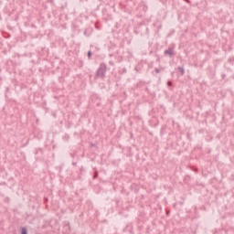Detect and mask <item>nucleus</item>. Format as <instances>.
Returning a JSON list of instances; mask_svg holds the SVG:
<instances>
[{"instance_id":"1","label":"nucleus","mask_w":234,"mask_h":234,"mask_svg":"<svg viewBox=\"0 0 234 234\" xmlns=\"http://www.w3.org/2000/svg\"><path fill=\"white\" fill-rule=\"evenodd\" d=\"M105 72H107V66L104 63H101L97 70V78H105Z\"/></svg>"},{"instance_id":"2","label":"nucleus","mask_w":234,"mask_h":234,"mask_svg":"<svg viewBox=\"0 0 234 234\" xmlns=\"http://www.w3.org/2000/svg\"><path fill=\"white\" fill-rule=\"evenodd\" d=\"M165 54L168 55L171 58V56H173L174 54L173 48H169L168 49L165 50Z\"/></svg>"},{"instance_id":"3","label":"nucleus","mask_w":234,"mask_h":234,"mask_svg":"<svg viewBox=\"0 0 234 234\" xmlns=\"http://www.w3.org/2000/svg\"><path fill=\"white\" fill-rule=\"evenodd\" d=\"M178 70H179V72H181L182 76H184V74H186V69H184V67H179Z\"/></svg>"},{"instance_id":"4","label":"nucleus","mask_w":234,"mask_h":234,"mask_svg":"<svg viewBox=\"0 0 234 234\" xmlns=\"http://www.w3.org/2000/svg\"><path fill=\"white\" fill-rule=\"evenodd\" d=\"M21 234H28V231L27 230V228H22Z\"/></svg>"},{"instance_id":"5","label":"nucleus","mask_w":234,"mask_h":234,"mask_svg":"<svg viewBox=\"0 0 234 234\" xmlns=\"http://www.w3.org/2000/svg\"><path fill=\"white\" fill-rule=\"evenodd\" d=\"M156 74H160V69L158 68H155Z\"/></svg>"},{"instance_id":"6","label":"nucleus","mask_w":234,"mask_h":234,"mask_svg":"<svg viewBox=\"0 0 234 234\" xmlns=\"http://www.w3.org/2000/svg\"><path fill=\"white\" fill-rule=\"evenodd\" d=\"M90 56H92V52L89 51L88 52V58H90Z\"/></svg>"},{"instance_id":"7","label":"nucleus","mask_w":234,"mask_h":234,"mask_svg":"<svg viewBox=\"0 0 234 234\" xmlns=\"http://www.w3.org/2000/svg\"><path fill=\"white\" fill-rule=\"evenodd\" d=\"M173 83L171 81H168V86L171 87Z\"/></svg>"}]
</instances>
